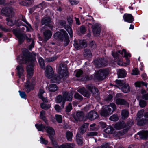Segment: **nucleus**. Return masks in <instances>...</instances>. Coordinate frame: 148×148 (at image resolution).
I'll return each mask as SVG.
<instances>
[{
  "instance_id": "nucleus-39",
  "label": "nucleus",
  "mask_w": 148,
  "mask_h": 148,
  "mask_svg": "<svg viewBox=\"0 0 148 148\" xmlns=\"http://www.w3.org/2000/svg\"><path fill=\"white\" fill-rule=\"evenodd\" d=\"M123 123L121 122L116 123L114 127L116 130H120L123 127Z\"/></svg>"
},
{
  "instance_id": "nucleus-12",
  "label": "nucleus",
  "mask_w": 148,
  "mask_h": 148,
  "mask_svg": "<svg viewBox=\"0 0 148 148\" xmlns=\"http://www.w3.org/2000/svg\"><path fill=\"white\" fill-rule=\"evenodd\" d=\"M45 130L48 134V135L49 138H50L51 140V141L52 143L55 140L52 137V136L55 134L54 130L51 127H46Z\"/></svg>"
},
{
  "instance_id": "nucleus-53",
  "label": "nucleus",
  "mask_w": 148,
  "mask_h": 148,
  "mask_svg": "<svg viewBox=\"0 0 148 148\" xmlns=\"http://www.w3.org/2000/svg\"><path fill=\"white\" fill-rule=\"evenodd\" d=\"M72 109V106L71 103H69L66 107V110L67 112H70Z\"/></svg>"
},
{
  "instance_id": "nucleus-34",
  "label": "nucleus",
  "mask_w": 148,
  "mask_h": 148,
  "mask_svg": "<svg viewBox=\"0 0 148 148\" xmlns=\"http://www.w3.org/2000/svg\"><path fill=\"white\" fill-rule=\"evenodd\" d=\"M88 125V124L87 123L84 124L80 127V133L82 134L84 133Z\"/></svg>"
},
{
  "instance_id": "nucleus-10",
  "label": "nucleus",
  "mask_w": 148,
  "mask_h": 148,
  "mask_svg": "<svg viewBox=\"0 0 148 148\" xmlns=\"http://www.w3.org/2000/svg\"><path fill=\"white\" fill-rule=\"evenodd\" d=\"M65 33H67L64 30L61 29L60 31L57 32L53 35L54 38L56 39L62 41L64 37L65 36Z\"/></svg>"
},
{
  "instance_id": "nucleus-5",
  "label": "nucleus",
  "mask_w": 148,
  "mask_h": 148,
  "mask_svg": "<svg viewBox=\"0 0 148 148\" xmlns=\"http://www.w3.org/2000/svg\"><path fill=\"white\" fill-rule=\"evenodd\" d=\"M1 12L2 13L9 17L6 18L7 25L10 26L13 25L15 23V21H13L10 18H12L14 16V12L13 9L12 8H3L2 9Z\"/></svg>"
},
{
  "instance_id": "nucleus-51",
  "label": "nucleus",
  "mask_w": 148,
  "mask_h": 148,
  "mask_svg": "<svg viewBox=\"0 0 148 148\" xmlns=\"http://www.w3.org/2000/svg\"><path fill=\"white\" fill-rule=\"evenodd\" d=\"M110 120L113 121H116L118 120V118L116 115H113L109 118Z\"/></svg>"
},
{
  "instance_id": "nucleus-4",
  "label": "nucleus",
  "mask_w": 148,
  "mask_h": 148,
  "mask_svg": "<svg viewBox=\"0 0 148 148\" xmlns=\"http://www.w3.org/2000/svg\"><path fill=\"white\" fill-rule=\"evenodd\" d=\"M116 110L115 104L111 103L109 105L103 106L100 112V114L104 117H106L112 114L114 110Z\"/></svg>"
},
{
  "instance_id": "nucleus-43",
  "label": "nucleus",
  "mask_w": 148,
  "mask_h": 148,
  "mask_svg": "<svg viewBox=\"0 0 148 148\" xmlns=\"http://www.w3.org/2000/svg\"><path fill=\"white\" fill-rule=\"evenodd\" d=\"M145 124H148V119L145 120H141L137 122V124L139 125H142Z\"/></svg>"
},
{
  "instance_id": "nucleus-6",
  "label": "nucleus",
  "mask_w": 148,
  "mask_h": 148,
  "mask_svg": "<svg viewBox=\"0 0 148 148\" xmlns=\"http://www.w3.org/2000/svg\"><path fill=\"white\" fill-rule=\"evenodd\" d=\"M109 72V70L107 69H100L94 75V78L98 80H103L106 78Z\"/></svg>"
},
{
  "instance_id": "nucleus-27",
  "label": "nucleus",
  "mask_w": 148,
  "mask_h": 148,
  "mask_svg": "<svg viewBox=\"0 0 148 148\" xmlns=\"http://www.w3.org/2000/svg\"><path fill=\"white\" fill-rule=\"evenodd\" d=\"M116 103L117 105H127V103L126 101L123 99H117L116 100Z\"/></svg>"
},
{
  "instance_id": "nucleus-46",
  "label": "nucleus",
  "mask_w": 148,
  "mask_h": 148,
  "mask_svg": "<svg viewBox=\"0 0 148 148\" xmlns=\"http://www.w3.org/2000/svg\"><path fill=\"white\" fill-rule=\"evenodd\" d=\"M64 38L65 39L64 42V45L66 46L67 45L69 42V38L67 33H65Z\"/></svg>"
},
{
  "instance_id": "nucleus-42",
  "label": "nucleus",
  "mask_w": 148,
  "mask_h": 148,
  "mask_svg": "<svg viewBox=\"0 0 148 148\" xmlns=\"http://www.w3.org/2000/svg\"><path fill=\"white\" fill-rule=\"evenodd\" d=\"M128 114L129 112L127 110H123L121 113L122 118L123 119H125L127 118L128 116Z\"/></svg>"
},
{
  "instance_id": "nucleus-29",
  "label": "nucleus",
  "mask_w": 148,
  "mask_h": 148,
  "mask_svg": "<svg viewBox=\"0 0 148 148\" xmlns=\"http://www.w3.org/2000/svg\"><path fill=\"white\" fill-rule=\"evenodd\" d=\"M118 74L119 77L124 78L126 75V71L124 69H119L118 72Z\"/></svg>"
},
{
  "instance_id": "nucleus-58",
  "label": "nucleus",
  "mask_w": 148,
  "mask_h": 148,
  "mask_svg": "<svg viewBox=\"0 0 148 148\" xmlns=\"http://www.w3.org/2000/svg\"><path fill=\"white\" fill-rule=\"evenodd\" d=\"M40 143H41L46 145L48 143V141L43 138L42 136L40 138Z\"/></svg>"
},
{
  "instance_id": "nucleus-55",
  "label": "nucleus",
  "mask_w": 148,
  "mask_h": 148,
  "mask_svg": "<svg viewBox=\"0 0 148 148\" xmlns=\"http://www.w3.org/2000/svg\"><path fill=\"white\" fill-rule=\"evenodd\" d=\"M20 95L22 98L26 99V94L25 93L23 92H21L20 91H19Z\"/></svg>"
},
{
  "instance_id": "nucleus-38",
  "label": "nucleus",
  "mask_w": 148,
  "mask_h": 148,
  "mask_svg": "<svg viewBox=\"0 0 148 148\" xmlns=\"http://www.w3.org/2000/svg\"><path fill=\"white\" fill-rule=\"evenodd\" d=\"M84 54L85 57L87 58H90L91 56V51L88 49H84Z\"/></svg>"
},
{
  "instance_id": "nucleus-32",
  "label": "nucleus",
  "mask_w": 148,
  "mask_h": 148,
  "mask_svg": "<svg viewBox=\"0 0 148 148\" xmlns=\"http://www.w3.org/2000/svg\"><path fill=\"white\" fill-rule=\"evenodd\" d=\"M45 112L44 110H42L41 111L40 114V117L41 119H42L47 124L48 123V121L47 119L45 116Z\"/></svg>"
},
{
  "instance_id": "nucleus-57",
  "label": "nucleus",
  "mask_w": 148,
  "mask_h": 148,
  "mask_svg": "<svg viewBox=\"0 0 148 148\" xmlns=\"http://www.w3.org/2000/svg\"><path fill=\"white\" fill-rule=\"evenodd\" d=\"M139 74V71L136 68H134L132 70V74L133 75H136Z\"/></svg>"
},
{
  "instance_id": "nucleus-54",
  "label": "nucleus",
  "mask_w": 148,
  "mask_h": 148,
  "mask_svg": "<svg viewBox=\"0 0 148 148\" xmlns=\"http://www.w3.org/2000/svg\"><path fill=\"white\" fill-rule=\"evenodd\" d=\"M96 148H110L108 143H103L100 147H98Z\"/></svg>"
},
{
  "instance_id": "nucleus-26",
  "label": "nucleus",
  "mask_w": 148,
  "mask_h": 148,
  "mask_svg": "<svg viewBox=\"0 0 148 148\" xmlns=\"http://www.w3.org/2000/svg\"><path fill=\"white\" fill-rule=\"evenodd\" d=\"M48 89L49 92H54L58 90V87L55 84H51L49 85Z\"/></svg>"
},
{
  "instance_id": "nucleus-14",
  "label": "nucleus",
  "mask_w": 148,
  "mask_h": 148,
  "mask_svg": "<svg viewBox=\"0 0 148 148\" xmlns=\"http://www.w3.org/2000/svg\"><path fill=\"white\" fill-rule=\"evenodd\" d=\"M118 53L122 55H124V57L126 58V61L125 63H124L125 65H129L130 64V61L127 58L131 57V54L127 52L124 49H123L122 51H119Z\"/></svg>"
},
{
  "instance_id": "nucleus-9",
  "label": "nucleus",
  "mask_w": 148,
  "mask_h": 148,
  "mask_svg": "<svg viewBox=\"0 0 148 148\" xmlns=\"http://www.w3.org/2000/svg\"><path fill=\"white\" fill-rule=\"evenodd\" d=\"M87 25L89 27L92 28L93 32L95 36H98L99 35L101 31V27L99 25L97 24H95L94 25H92L89 23H88Z\"/></svg>"
},
{
  "instance_id": "nucleus-50",
  "label": "nucleus",
  "mask_w": 148,
  "mask_h": 148,
  "mask_svg": "<svg viewBox=\"0 0 148 148\" xmlns=\"http://www.w3.org/2000/svg\"><path fill=\"white\" fill-rule=\"evenodd\" d=\"M57 121L59 123H61L62 121V116L61 115L56 114L55 115Z\"/></svg>"
},
{
  "instance_id": "nucleus-18",
  "label": "nucleus",
  "mask_w": 148,
  "mask_h": 148,
  "mask_svg": "<svg viewBox=\"0 0 148 148\" xmlns=\"http://www.w3.org/2000/svg\"><path fill=\"white\" fill-rule=\"evenodd\" d=\"M63 96L65 100L69 101H71L73 98V94L71 93H68L66 91H64L62 93Z\"/></svg>"
},
{
  "instance_id": "nucleus-15",
  "label": "nucleus",
  "mask_w": 148,
  "mask_h": 148,
  "mask_svg": "<svg viewBox=\"0 0 148 148\" xmlns=\"http://www.w3.org/2000/svg\"><path fill=\"white\" fill-rule=\"evenodd\" d=\"M46 95V93L42 89H40L39 90V92L38 93L39 97L41 99L42 101L45 102H48L47 98L45 96Z\"/></svg>"
},
{
  "instance_id": "nucleus-19",
  "label": "nucleus",
  "mask_w": 148,
  "mask_h": 148,
  "mask_svg": "<svg viewBox=\"0 0 148 148\" xmlns=\"http://www.w3.org/2000/svg\"><path fill=\"white\" fill-rule=\"evenodd\" d=\"M16 69L17 70V72L19 78H22L23 80L24 77L23 73L24 69L23 67L21 65H19L17 67Z\"/></svg>"
},
{
  "instance_id": "nucleus-63",
  "label": "nucleus",
  "mask_w": 148,
  "mask_h": 148,
  "mask_svg": "<svg viewBox=\"0 0 148 148\" xmlns=\"http://www.w3.org/2000/svg\"><path fill=\"white\" fill-rule=\"evenodd\" d=\"M89 45L92 48L94 49L96 47V45L95 42L91 41L90 42Z\"/></svg>"
},
{
  "instance_id": "nucleus-60",
  "label": "nucleus",
  "mask_w": 148,
  "mask_h": 148,
  "mask_svg": "<svg viewBox=\"0 0 148 148\" xmlns=\"http://www.w3.org/2000/svg\"><path fill=\"white\" fill-rule=\"evenodd\" d=\"M72 5H75L79 3V1L76 0H69Z\"/></svg>"
},
{
  "instance_id": "nucleus-1",
  "label": "nucleus",
  "mask_w": 148,
  "mask_h": 148,
  "mask_svg": "<svg viewBox=\"0 0 148 148\" xmlns=\"http://www.w3.org/2000/svg\"><path fill=\"white\" fill-rule=\"evenodd\" d=\"M36 55L34 52L32 53L27 51L23 54L19 56L17 58L18 62L20 63L29 64L27 67V79L25 85L24 90L27 93L29 92L34 88L35 83L33 79L32 81L29 79L33 75L34 66L36 61Z\"/></svg>"
},
{
  "instance_id": "nucleus-35",
  "label": "nucleus",
  "mask_w": 148,
  "mask_h": 148,
  "mask_svg": "<svg viewBox=\"0 0 148 148\" xmlns=\"http://www.w3.org/2000/svg\"><path fill=\"white\" fill-rule=\"evenodd\" d=\"M104 131L106 133L111 134L114 132V130L112 127L109 126L104 130Z\"/></svg>"
},
{
  "instance_id": "nucleus-48",
  "label": "nucleus",
  "mask_w": 148,
  "mask_h": 148,
  "mask_svg": "<svg viewBox=\"0 0 148 148\" xmlns=\"http://www.w3.org/2000/svg\"><path fill=\"white\" fill-rule=\"evenodd\" d=\"M41 107L43 109L47 110L50 107V106L48 104H46L43 103H41L40 104Z\"/></svg>"
},
{
  "instance_id": "nucleus-28",
  "label": "nucleus",
  "mask_w": 148,
  "mask_h": 148,
  "mask_svg": "<svg viewBox=\"0 0 148 148\" xmlns=\"http://www.w3.org/2000/svg\"><path fill=\"white\" fill-rule=\"evenodd\" d=\"M127 131V129H124L121 131L114 132V135L116 137H119L126 133Z\"/></svg>"
},
{
  "instance_id": "nucleus-59",
  "label": "nucleus",
  "mask_w": 148,
  "mask_h": 148,
  "mask_svg": "<svg viewBox=\"0 0 148 148\" xmlns=\"http://www.w3.org/2000/svg\"><path fill=\"white\" fill-rule=\"evenodd\" d=\"M139 105L140 107H144L146 105V102L143 100H140L139 102Z\"/></svg>"
},
{
  "instance_id": "nucleus-31",
  "label": "nucleus",
  "mask_w": 148,
  "mask_h": 148,
  "mask_svg": "<svg viewBox=\"0 0 148 148\" xmlns=\"http://www.w3.org/2000/svg\"><path fill=\"white\" fill-rule=\"evenodd\" d=\"M76 140L77 144L79 145H82L83 143V139L79 134L77 133L76 135Z\"/></svg>"
},
{
  "instance_id": "nucleus-47",
  "label": "nucleus",
  "mask_w": 148,
  "mask_h": 148,
  "mask_svg": "<svg viewBox=\"0 0 148 148\" xmlns=\"http://www.w3.org/2000/svg\"><path fill=\"white\" fill-rule=\"evenodd\" d=\"M57 58V57L56 56H55L51 58H46L45 59V60L48 62H50L54 61Z\"/></svg>"
},
{
  "instance_id": "nucleus-61",
  "label": "nucleus",
  "mask_w": 148,
  "mask_h": 148,
  "mask_svg": "<svg viewBox=\"0 0 148 148\" xmlns=\"http://www.w3.org/2000/svg\"><path fill=\"white\" fill-rule=\"evenodd\" d=\"M97 134V132H88L87 133V135L89 136H96Z\"/></svg>"
},
{
  "instance_id": "nucleus-41",
  "label": "nucleus",
  "mask_w": 148,
  "mask_h": 148,
  "mask_svg": "<svg viewBox=\"0 0 148 148\" xmlns=\"http://www.w3.org/2000/svg\"><path fill=\"white\" fill-rule=\"evenodd\" d=\"M65 29L68 32L71 37L73 36V31L69 25H67L65 26Z\"/></svg>"
},
{
  "instance_id": "nucleus-3",
  "label": "nucleus",
  "mask_w": 148,
  "mask_h": 148,
  "mask_svg": "<svg viewBox=\"0 0 148 148\" xmlns=\"http://www.w3.org/2000/svg\"><path fill=\"white\" fill-rule=\"evenodd\" d=\"M25 29L24 27L21 28V30L18 29H14L13 30V32L16 36L18 38L19 42L20 44L22 43L25 39L28 41H29L31 40V35L29 34L25 35L23 34L21 32H24Z\"/></svg>"
},
{
  "instance_id": "nucleus-36",
  "label": "nucleus",
  "mask_w": 148,
  "mask_h": 148,
  "mask_svg": "<svg viewBox=\"0 0 148 148\" xmlns=\"http://www.w3.org/2000/svg\"><path fill=\"white\" fill-rule=\"evenodd\" d=\"M73 136L72 133L70 132L67 131L66 134V137L68 140L71 141Z\"/></svg>"
},
{
  "instance_id": "nucleus-62",
  "label": "nucleus",
  "mask_w": 148,
  "mask_h": 148,
  "mask_svg": "<svg viewBox=\"0 0 148 148\" xmlns=\"http://www.w3.org/2000/svg\"><path fill=\"white\" fill-rule=\"evenodd\" d=\"M55 108L57 112H60L61 111V109L63 108H61L60 106L58 105H56L55 106Z\"/></svg>"
},
{
  "instance_id": "nucleus-52",
  "label": "nucleus",
  "mask_w": 148,
  "mask_h": 148,
  "mask_svg": "<svg viewBox=\"0 0 148 148\" xmlns=\"http://www.w3.org/2000/svg\"><path fill=\"white\" fill-rule=\"evenodd\" d=\"M74 98L77 99L82 100L83 99L82 97L77 93H76L74 95Z\"/></svg>"
},
{
  "instance_id": "nucleus-13",
  "label": "nucleus",
  "mask_w": 148,
  "mask_h": 148,
  "mask_svg": "<svg viewBox=\"0 0 148 148\" xmlns=\"http://www.w3.org/2000/svg\"><path fill=\"white\" fill-rule=\"evenodd\" d=\"M54 73V72L52 67L50 65H47L45 72V76L48 78H50Z\"/></svg>"
},
{
  "instance_id": "nucleus-16",
  "label": "nucleus",
  "mask_w": 148,
  "mask_h": 148,
  "mask_svg": "<svg viewBox=\"0 0 148 148\" xmlns=\"http://www.w3.org/2000/svg\"><path fill=\"white\" fill-rule=\"evenodd\" d=\"M86 117L90 120H93L98 117V115L95 111H91L88 113Z\"/></svg>"
},
{
  "instance_id": "nucleus-7",
  "label": "nucleus",
  "mask_w": 148,
  "mask_h": 148,
  "mask_svg": "<svg viewBox=\"0 0 148 148\" xmlns=\"http://www.w3.org/2000/svg\"><path fill=\"white\" fill-rule=\"evenodd\" d=\"M94 64L96 67L97 68L106 66L108 64L107 60L104 58H99L94 61Z\"/></svg>"
},
{
  "instance_id": "nucleus-23",
  "label": "nucleus",
  "mask_w": 148,
  "mask_h": 148,
  "mask_svg": "<svg viewBox=\"0 0 148 148\" xmlns=\"http://www.w3.org/2000/svg\"><path fill=\"white\" fill-rule=\"evenodd\" d=\"M140 138L143 139H148V131H142L138 133Z\"/></svg>"
},
{
  "instance_id": "nucleus-45",
  "label": "nucleus",
  "mask_w": 148,
  "mask_h": 148,
  "mask_svg": "<svg viewBox=\"0 0 148 148\" xmlns=\"http://www.w3.org/2000/svg\"><path fill=\"white\" fill-rule=\"evenodd\" d=\"M55 148H66L65 144L61 145L59 146L57 144V143L55 141L52 143Z\"/></svg>"
},
{
  "instance_id": "nucleus-40",
  "label": "nucleus",
  "mask_w": 148,
  "mask_h": 148,
  "mask_svg": "<svg viewBox=\"0 0 148 148\" xmlns=\"http://www.w3.org/2000/svg\"><path fill=\"white\" fill-rule=\"evenodd\" d=\"M38 60L41 67L42 69H44L45 68V65L44 63V60L41 57H39Z\"/></svg>"
},
{
  "instance_id": "nucleus-49",
  "label": "nucleus",
  "mask_w": 148,
  "mask_h": 148,
  "mask_svg": "<svg viewBox=\"0 0 148 148\" xmlns=\"http://www.w3.org/2000/svg\"><path fill=\"white\" fill-rule=\"evenodd\" d=\"M74 72L75 75L77 77H80L83 73V71L81 70H75Z\"/></svg>"
},
{
  "instance_id": "nucleus-24",
  "label": "nucleus",
  "mask_w": 148,
  "mask_h": 148,
  "mask_svg": "<svg viewBox=\"0 0 148 148\" xmlns=\"http://www.w3.org/2000/svg\"><path fill=\"white\" fill-rule=\"evenodd\" d=\"M43 35L45 40L47 41L51 38L52 33L50 30H47L44 32Z\"/></svg>"
},
{
  "instance_id": "nucleus-21",
  "label": "nucleus",
  "mask_w": 148,
  "mask_h": 148,
  "mask_svg": "<svg viewBox=\"0 0 148 148\" xmlns=\"http://www.w3.org/2000/svg\"><path fill=\"white\" fill-rule=\"evenodd\" d=\"M123 18L125 21L129 23L132 22L134 21V18L133 16L130 14H125L123 16Z\"/></svg>"
},
{
  "instance_id": "nucleus-11",
  "label": "nucleus",
  "mask_w": 148,
  "mask_h": 148,
  "mask_svg": "<svg viewBox=\"0 0 148 148\" xmlns=\"http://www.w3.org/2000/svg\"><path fill=\"white\" fill-rule=\"evenodd\" d=\"M41 23L42 25L45 24V26H48L50 29H52L53 24L49 17H47L44 18L42 20Z\"/></svg>"
},
{
  "instance_id": "nucleus-33",
  "label": "nucleus",
  "mask_w": 148,
  "mask_h": 148,
  "mask_svg": "<svg viewBox=\"0 0 148 148\" xmlns=\"http://www.w3.org/2000/svg\"><path fill=\"white\" fill-rule=\"evenodd\" d=\"M35 126L39 131H44L46 127L44 125H43L42 124H35Z\"/></svg>"
},
{
  "instance_id": "nucleus-25",
  "label": "nucleus",
  "mask_w": 148,
  "mask_h": 148,
  "mask_svg": "<svg viewBox=\"0 0 148 148\" xmlns=\"http://www.w3.org/2000/svg\"><path fill=\"white\" fill-rule=\"evenodd\" d=\"M84 114L82 112H78L77 113L76 116H74L75 121H82L83 120Z\"/></svg>"
},
{
  "instance_id": "nucleus-44",
  "label": "nucleus",
  "mask_w": 148,
  "mask_h": 148,
  "mask_svg": "<svg viewBox=\"0 0 148 148\" xmlns=\"http://www.w3.org/2000/svg\"><path fill=\"white\" fill-rule=\"evenodd\" d=\"M135 86L136 87H140L141 85H144L146 87H147V83H145L142 81L137 82L135 83Z\"/></svg>"
},
{
  "instance_id": "nucleus-2",
  "label": "nucleus",
  "mask_w": 148,
  "mask_h": 148,
  "mask_svg": "<svg viewBox=\"0 0 148 148\" xmlns=\"http://www.w3.org/2000/svg\"><path fill=\"white\" fill-rule=\"evenodd\" d=\"M57 70L59 76L54 75L52 78L51 81L53 82L59 83L62 78L64 79L68 76V73L66 67L62 64H60Z\"/></svg>"
},
{
  "instance_id": "nucleus-20",
  "label": "nucleus",
  "mask_w": 148,
  "mask_h": 148,
  "mask_svg": "<svg viewBox=\"0 0 148 148\" xmlns=\"http://www.w3.org/2000/svg\"><path fill=\"white\" fill-rule=\"evenodd\" d=\"M78 91L85 97L88 98L90 96V93L86 90L84 88H79L78 90Z\"/></svg>"
},
{
  "instance_id": "nucleus-56",
  "label": "nucleus",
  "mask_w": 148,
  "mask_h": 148,
  "mask_svg": "<svg viewBox=\"0 0 148 148\" xmlns=\"http://www.w3.org/2000/svg\"><path fill=\"white\" fill-rule=\"evenodd\" d=\"M66 148H73L75 145L73 143H66L65 144Z\"/></svg>"
},
{
  "instance_id": "nucleus-30",
  "label": "nucleus",
  "mask_w": 148,
  "mask_h": 148,
  "mask_svg": "<svg viewBox=\"0 0 148 148\" xmlns=\"http://www.w3.org/2000/svg\"><path fill=\"white\" fill-rule=\"evenodd\" d=\"M122 91L124 93H126L130 91V88L128 84H125L123 85L121 88Z\"/></svg>"
},
{
  "instance_id": "nucleus-22",
  "label": "nucleus",
  "mask_w": 148,
  "mask_h": 148,
  "mask_svg": "<svg viewBox=\"0 0 148 148\" xmlns=\"http://www.w3.org/2000/svg\"><path fill=\"white\" fill-rule=\"evenodd\" d=\"M56 101L57 103L62 102V104L61 106L62 108H64V105L65 103V100L64 97L61 95H59L56 97Z\"/></svg>"
},
{
  "instance_id": "nucleus-17",
  "label": "nucleus",
  "mask_w": 148,
  "mask_h": 148,
  "mask_svg": "<svg viewBox=\"0 0 148 148\" xmlns=\"http://www.w3.org/2000/svg\"><path fill=\"white\" fill-rule=\"evenodd\" d=\"M86 88L94 95H98V89L92 85H88L87 86Z\"/></svg>"
},
{
  "instance_id": "nucleus-37",
  "label": "nucleus",
  "mask_w": 148,
  "mask_h": 148,
  "mask_svg": "<svg viewBox=\"0 0 148 148\" xmlns=\"http://www.w3.org/2000/svg\"><path fill=\"white\" fill-rule=\"evenodd\" d=\"M144 112V110L143 109L141 110L138 112L137 114V117L136 118V120L138 121H140V119L143 116Z\"/></svg>"
},
{
  "instance_id": "nucleus-64",
  "label": "nucleus",
  "mask_w": 148,
  "mask_h": 148,
  "mask_svg": "<svg viewBox=\"0 0 148 148\" xmlns=\"http://www.w3.org/2000/svg\"><path fill=\"white\" fill-rule=\"evenodd\" d=\"M22 20L27 24L30 29H32L31 25L27 21L25 18V17L23 16L22 17Z\"/></svg>"
},
{
  "instance_id": "nucleus-8",
  "label": "nucleus",
  "mask_w": 148,
  "mask_h": 148,
  "mask_svg": "<svg viewBox=\"0 0 148 148\" xmlns=\"http://www.w3.org/2000/svg\"><path fill=\"white\" fill-rule=\"evenodd\" d=\"M74 46L75 48L78 50L82 48L86 47L87 43L84 40H78L75 39L74 40Z\"/></svg>"
}]
</instances>
